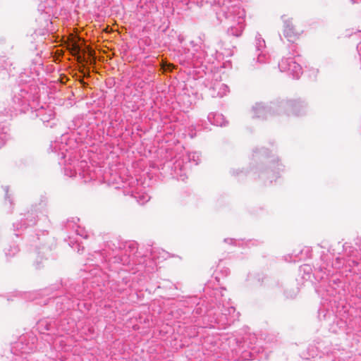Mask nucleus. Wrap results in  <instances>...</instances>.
<instances>
[{"mask_svg": "<svg viewBox=\"0 0 361 361\" xmlns=\"http://www.w3.org/2000/svg\"><path fill=\"white\" fill-rule=\"evenodd\" d=\"M71 50L73 54H78L80 52V47L74 43L71 45Z\"/></svg>", "mask_w": 361, "mask_h": 361, "instance_id": "2", "label": "nucleus"}, {"mask_svg": "<svg viewBox=\"0 0 361 361\" xmlns=\"http://www.w3.org/2000/svg\"><path fill=\"white\" fill-rule=\"evenodd\" d=\"M166 66H167V68H168V69H169V68H174V66H173V65H172V64H168V65H166H166H163L162 68H163V69H164V71H166Z\"/></svg>", "mask_w": 361, "mask_h": 361, "instance_id": "3", "label": "nucleus"}, {"mask_svg": "<svg viewBox=\"0 0 361 361\" xmlns=\"http://www.w3.org/2000/svg\"><path fill=\"white\" fill-rule=\"evenodd\" d=\"M302 32L303 29L297 28L296 26L291 23H287L283 30L284 36L291 42H295Z\"/></svg>", "mask_w": 361, "mask_h": 361, "instance_id": "1", "label": "nucleus"}]
</instances>
